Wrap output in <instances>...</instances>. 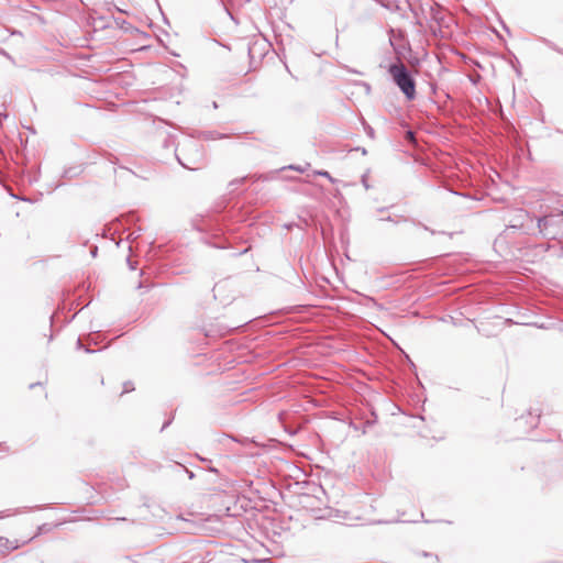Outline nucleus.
Instances as JSON below:
<instances>
[{
  "label": "nucleus",
  "instance_id": "f257e3e1",
  "mask_svg": "<svg viewBox=\"0 0 563 563\" xmlns=\"http://www.w3.org/2000/svg\"><path fill=\"white\" fill-rule=\"evenodd\" d=\"M388 73L406 98L413 100L416 98V81L408 68L398 60L389 65Z\"/></svg>",
  "mask_w": 563,
  "mask_h": 563
},
{
  "label": "nucleus",
  "instance_id": "f03ea898",
  "mask_svg": "<svg viewBox=\"0 0 563 563\" xmlns=\"http://www.w3.org/2000/svg\"><path fill=\"white\" fill-rule=\"evenodd\" d=\"M563 222V211L555 214H548L538 219L540 233L548 239H555L556 233L551 231L552 227H560Z\"/></svg>",
  "mask_w": 563,
  "mask_h": 563
},
{
  "label": "nucleus",
  "instance_id": "7ed1b4c3",
  "mask_svg": "<svg viewBox=\"0 0 563 563\" xmlns=\"http://www.w3.org/2000/svg\"><path fill=\"white\" fill-rule=\"evenodd\" d=\"M177 159L181 166H184L185 168H188L190 170H196L201 167V164L197 163V162H189V163L184 162L178 154H177Z\"/></svg>",
  "mask_w": 563,
  "mask_h": 563
},
{
  "label": "nucleus",
  "instance_id": "20e7f679",
  "mask_svg": "<svg viewBox=\"0 0 563 563\" xmlns=\"http://www.w3.org/2000/svg\"><path fill=\"white\" fill-rule=\"evenodd\" d=\"M134 389V386H133V383L132 382H125L123 384V393H130Z\"/></svg>",
  "mask_w": 563,
  "mask_h": 563
},
{
  "label": "nucleus",
  "instance_id": "39448f33",
  "mask_svg": "<svg viewBox=\"0 0 563 563\" xmlns=\"http://www.w3.org/2000/svg\"><path fill=\"white\" fill-rule=\"evenodd\" d=\"M529 417L531 418L530 427H531V428L537 427V424H538V419L540 418V415L538 413V415H536V416L533 417V416H532V413H531V412H529Z\"/></svg>",
  "mask_w": 563,
  "mask_h": 563
},
{
  "label": "nucleus",
  "instance_id": "423d86ee",
  "mask_svg": "<svg viewBox=\"0 0 563 563\" xmlns=\"http://www.w3.org/2000/svg\"><path fill=\"white\" fill-rule=\"evenodd\" d=\"M543 41H544V43H545L549 47H551L552 49L556 51V52H558V53H560V54H563V49H562V48H559V47H558L555 44H553L552 42H549V41H545V40H543Z\"/></svg>",
  "mask_w": 563,
  "mask_h": 563
},
{
  "label": "nucleus",
  "instance_id": "0eeeda50",
  "mask_svg": "<svg viewBox=\"0 0 563 563\" xmlns=\"http://www.w3.org/2000/svg\"><path fill=\"white\" fill-rule=\"evenodd\" d=\"M319 176L327 177L330 181H334V179L331 177V175L327 170H320L316 173Z\"/></svg>",
  "mask_w": 563,
  "mask_h": 563
},
{
  "label": "nucleus",
  "instance_id": "6e6552de",
  "mask_svg": "<svg viewBox=\"0 0 563 563\" xmlns=\"http://www.w3.org/2000/svg\"><path fill=\"white\" fill-rule=\"evenodd\" d=\"M244 179H245L244 177L235 179V180L230 183V186L234 188L235 186H239L240 184H242L244 181Z\"/></svg>",
  "mask_w": 563,
  "mask_h": 563
},
{
  "label": "nucleus",
  "instance_id": "1a4fd4ad",
  "mask_svg": "<svg viewBox=\"0 0 563 563\" xmlns=\"http://www.w3.org/2000/svg\"><path fill=\"white\" fill-rule=\"evenodd\" d=\"M188 146H189V148H191V150H195V151H197V152L199 151V145H198L196 142H194V141H190V142L188 143Z\"/></svg>",
  "mask_w": 563,
  "mask_h": 563
},
{
  "label": "nucleus",
  "instance_id": "9d476101",
  "mask_svg": "<svg viewBox=\"0 0 563 563\" xmlns=\"http://www.w3.org/2000/svg\"><path fill=\"white\" fill-rule=\"evenodd\" d=\"M10 541L5 538H0V547H5V548H9V544Z\"/></svg>",
  "mask_w": 563,
  "mask_h": 563
},
{
  "label": "nucleus",
  "instance_id": "9b49d317",
  "mask_svg": "<svg viewBox=\"0 0 563 563\" xmlns=\"http://www.w3.org/2000/svg\"><path fill=\"white\" fill-rule=\"evenodd\" d=\"M406 136L409 141H413L415 140V134L412 131H407L406 133Z\"/></svg>",
  "mask_w": 563,
  "mask_h": 563
},
{
  "label": "nucleus",
  "instance_id": "f8f14e48",
  "mask_svg": "<svg viewBox=\"0 0 563 563\" xmlns=\"http://www.w3.org/2000/svg\"><path fill=\"white\" fill-rule=\"evenodd\" d=\"M97 252H98V247L95 246L92 250H91V255L92 256H96L97 255Z\"/></svg>",
  "mask_w": 563,
  "mask_h": 563
},
{
  "label": "nucleus",
  "instance_id": "ddd939ff",
  "mask_svg": "<svg viewBox=\"0 0 563 563\" xmlns=\"http://www.w3.org/2000/svg\"><path fill=\"white\" fill-rule=\"evenodd\" d=\"M289 168L290 169H296V170L301 172V173L303 172V169L300 168V167L289 166Z\"/></svg>",
  "mask_w": 563,
  "mask_h": 563
},
{
  "label": "nucleus",
  "instance_id": "4468645a",
  "mask_svg": "<svg viewBox=\"0 0 563 563\" xmlns=\"http://www.w3.org/2000/svg\"><path fill=\"white\" fill-rule=\"evenodd\" d=\"M77 347H78V349H81V347H82V343H81V340H80V339H78V340H77Z\"/></svg>",
  "mask_w": 563,
  "mask_h": 563
},
{
  "label": "nucleus",
  "instance_id": "2eb2a0df",
  "mask_svg": "<svg viewBox=\"0 0 563 563\" xmlns=\"http://www.w3.org/2000/svg\"><path fill=\"white\" fill-rule=\"evenodd\" d=\"M169 423H170V421L165 422V423L163 424V427H162V430H164V429H165Z\"/></svg>",
  "mask_w": 563,
  "mask_h": 563
},
{
  "label": "nucleus",
  "instance_id": "dca6fc26",
  "mask_svg": "<svg viewBox=\"0 0 563 563\" xmlns=\"http://www.w3.org/2000/svg\"><path fill=\"white\" fill-rule=\"evenodd\" d=\"M41 383H36V384H31L30 385V388H34L36 385H40Z\"/></svg>",
  "mask_w": 563,
  "mask_h": 563
},
{
  "label": "nucleus",
  "instance_id": "f3484780",
  "mask_svg": "<svg viewBox=\"0 0 563 563\" xmlns=\"http://www.w3.org/2000/svg\"><path fill=\"white\" fill-rule=\"evenodd\" d=\"M522 420H523V418L521 417V418H519V420H517V422H518V423H521V422H522Z\"/></svg>",
  "mask_w": 563,
  "mask_h": 563
}]
</instances>
